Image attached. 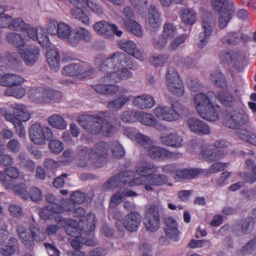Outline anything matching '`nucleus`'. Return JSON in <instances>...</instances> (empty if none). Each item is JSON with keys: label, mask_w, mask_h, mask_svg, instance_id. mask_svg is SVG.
Here are the masks:
<instances>
[{"label": "nucleus", "mask_w": 256, "mask_h": 256, "mask_svg": "<svg viewBox=\"0 0 256 256\" xmlns=\"http://www.w3.org/2000/svg\"><path fill=\"white\" fill-rule=\"evenodd\" d=\"M94 69L84 62H72L66 66L62 70V74L63 76H72L78 80L90 78L94 74Z\"/></svg>", "instance_id": "obj_8"}, {"label": "nucleus", "mask_w": 256, "mask_h": 256, "mask_svg": "<svg viewBox=\"0 0 256 256\" xmlns=\"http://www.w3.org/2000/svg\"><path fill=\"white\" fill-rule=\"evenodd\" d=\"M2 184L6 189L12 190L16 194L20 196L23 199H28L29 194L25 184L14 185L12 180H4Z\"/></svg>", "instance_id": "obj_39"}, {"label": "nucleus", "mask_w": 256, "mask_h": 256, "mask_svg": "<svg viewBox=\"0 0 256 256\" xmlns=\"http://www.w3.org/2000/svg\"><path fill=\"white\" fill-rule=\"evenodd\" d=\"M24 82V79L20 75L6 74L0 76V84L4 86H18Z\"/></svg>", "instance_id": "obj_40"}, {"label": "nucleus", "mask_w": 256, "mask_h": 256, "mask_svg": "<svg viewBox=\"0 0 256 256\" xmlns=\"http://www.w3.org/2000/svg\"><path fill=\"white\" fill-rule=\"evenodd\" d=\"M144 223L146 228L149 231L154 232L159 228L160 216L158 210L155 206H152L148 210Z\"/></svg>", "instance_id": "obj_21"}, {"label": "nucleus", "mask_w": 256, "mask_h": 256, "mask_svg": "<svg viewBox=\"0 0 256 256\" xmlns=\"http://www.w3.org/2000/svg\"><path fill=\"white\" fill-rule=\"evenodd\" d=\"M182 110V106L180 104L170 106L160 104L154 109L153 112L158 118L168 122H172L179 119Z\"/></svg>", "instance_id": "obj_10"}, {"label": "nucleus", "mask_w": 256, "mask_h": 256, "mask_svg": "<svg viewBox=\"0 0 256 256\" xmlns=\"http://www.w3.org/2000/svg\"><path fill=\"white\" fill-rule=\"evenodd\" d=\"M48 124L52 128L64 130L67 127V122L60 115L54 114L48 118Z\"/></svg>", "instance_id": "obj_46"}, {"label": "nucleus", "mask_w": 256, "mask_h": 256, "mask_svg": "<svg viewBox=\"0 0 256 256\" xmlns=\"http://www.w3.org/2000/svg\"><path fill=\"white\" fill-rule=\"evenodd\" d=\"M18 53L20 58L28 66H33L40 58V50L35 46H28L20 48Z\"/></svg>", "instance_id": "obj_18"}, {"label": "nucleus", "mask_w": 256, "mask_h": 256, "mask_svg": "<svg viewBox=\"0 0 256 256\" xmlns=\"http://www.w3.org/2000/svg\"><path fill=\"white\" fill-rule=\"evenodd\" d=\"M18 233L21 242L27 247L30 248L34 245L32 236L23 226H18Z\"/></svg>", "instance_id": "obj_44"}, {"label": "nucleus", "mask_w": 256, "mask_h": 256, "mask_svg": "<svg viewBox=\"0 0 256 256\" xmlns=\"http://www.w3.org/2000/svg\"><path fill=\"white\" fill-rule=\"evenodd\" d=\"M137 120L144 125L154 127L159 130H164L166 128L162 122L156 119L152 114L143 112H138Z\"/></svg>", "instance_id": "obj_29"}, {"label": "nucleus", "mask_w": 256, "mask_h": 256, "mask_svg": "<svg viewBox=\"0 0 256 256\" xmlns=\"http://www.w3.org/2000/svg\"><path fill=\"white\" fill-rule=\"evenodd\" d=\"M85 199V194L80 192H76L70 195V200L72 202L64 200L62 201V204L63 208H64L65 206H66L67 208H70V210L72 211L75 208V206L74 203L81 204Z\"/></svg>", "instance_id": "obj_43"}, {"label": "nucleus", "mask_w": 256, "mask_h": 256, "mask_svg": "<svg viewBox=\"0 0 256 256\" xmlns=\"http://www.w3.org/2000/svg\"><path fill=\"white\" fill-rule=\"evenodd\" d=\"M187 34H182L174 38L170 42L169 48L171 50H176L188 38Z\"/></svg>", "instance_id": "obj_61"}, {"label": "nucleus", "mask_w": 256, "mask_h": 256, "mask_svg": "<svg viewBox=\"0 0 256 256\" xmlns=\"http://www.w3.org/2000/svg\"><path fill=\"white\" fill-rule=\"evenodd\" d=\"M210 80L218 87L224 88L227 86L225 76L219 71L213 72L210 76Z\"/></svg>", "instance_id": "obj_52"}, {"label": "nucleus", "mask_w": 256, "mask_h": 256, "mask_svg": "<svg viewBox=\"0 0 256 256\" xmlns=\"http://www.w3.org/2000/svg\"><path fill=\"white\" fill-rule=\"evenodd\" d=\"M22 31L24 34H27L24 38H27L28 40L30 38L37 39L42 46L48 48L50 46V42L44 28L38 26L36 28H34L26 24Z\"/></svg>", "instance_id": "obj_16"}, {"label": "nucleus", "mask_w": 256, "mask_h": 256, "mask_svg": "<svg viewBox=\"0 0 256 256\" xmlns=\"http://www.w3.org/2000/svg\"><path fill=\"white\" fill-rule=\"evenodd\" d=\"M212 8L218 15V25L222 29L234 16L236 8L232 0H210Z\"/></svg>", "instance_id": "obj_7"}, {"label": "nucleus", "mask_w": 256, "mask_h": 256, "mask_svg": "<svg viewBox=\"0 0 256 256\" xmlns=\"http://www.w3.org/2000/svg\"><path fill=\"white\" fill-rule=\"evenodd\" d=\"M130 2L139 14L143 16L148 8V0H130Z\"/></svg>", "instance_id": "obj_54"}, {"label": "nucleus", "mask_w": 256, "mask_h": 256, "mask_svg": "<svg viewBox=\"0 0 256 256\" xmlns=\"http://www.w3.org/2000/svg\"><path fill=\"white\" fill-rule=\"evenodd\" d=\"M122 189V188H121L119 191L112 196L110 204V207H116L127 197L134 196L137 195L134 192Z\"/></svg>", "instance_id": "obj_41"}, {"label": "nucleus", "mask_w": 256, "mask_h": 256, "mask_svg": "<svg viewBox=\"0 0 256 256\" xmlns=\"http://www.w3.org/2000/svg\"><path fill=\"white\" fill-rule=\"evenodd\" d=\"M18 160L21 166L26 168L28 170L32 171L35 167L34 162L30 160L25 152H20L18 156Z\"/></svg>", "instance_id": "obj_57"}, {"label": "nucleus", "mask_w": 256, "mask_h": 256, "mask_svg": "<svg viewBox=\"0 0 256 256\" xmlns=\"http://www.w3.org/2000/svg\"><path fill=\"white\" fill-rule=\"evenodd\" d=\"M148 154L153 160H161L165 159L174 160L178 158L179 154L172 152L166 149L158 146H150Z\"/></svg>", "instance_id": "obj_22"}, {"label": "nucleus", "mask_w": 256, "mask_h": 256, "mask_svg": "<svg viewBox=\"0 0 256 256\" xmlns=\"http://www.w3.org/2000/svg\"><path fill=\"white\" fill-rule=\"evenodd\" d=\"M26 89L22 86L10 87L7 89L6 94L16 98L22 97L26 93Z\"/></svg>", "instance_id": "obj_60"}, {"label": "nucleus", "mask_w": 256, "mask_h": 256, "mask_svg": "<svg viewBox=\"0 0 256 256\" xmlns=\"http://www.w3.org/2000/svg\"><path fill=\"white\" fill-rule=\"evenodd\" d=\"M122 14L124 18H122L120 22L122 26L126 24H129L134 20L132 18H134V13L132 8L130 6H126L123 8Z\"/></svg>", "instance_id": "obj_56"}, {"label": "nucleus", "mask_w": 256, "mask_h": 256, "mask_svg": "<svg viewBox=\"0 0 256 256\" xmlns=\"http://www.w3.org/2000/svg\"><path fill=\"white\" fill-rule=\"evenodd\" d=\"M50 45L46 52V58L51 70L57 72L60 68V54L57 49L54 48H50Z\"/></svg>", "instance_id": "obj_37"}, {"label": "nucleus", "mask_w": 256, "mask_h": 256, "mask_svg": "<svg viewBox=\"0 0 256 256\" xmlns=\"http://www.w3.org/2000/svg\"><path fill=\"white\" fill-rule=\"evenodd\" d=\"M130 96H122L117 100L110 102L108 106L109 108L117 110L122 108L124 104L126 102L130 100Z\"/></svg>", "instance_id": "obj_58"}, {"label": "nucleus", "mask_w": 256, "mask_h": 256, "mask_svg": "<svg viewBox=\"0 0 256 256\" xmlns=\"http://www.w3.org/2000/svg\"><path fill=\"white\" fill-rule=\"evenodd\" d=\"M80 124L92 134H102L112 136L116 130L110 118L104 113L95 116L82 115L78 117Z\"/></svg>", "instance_id": "obj_2"}, {"label": "nucleus", "mask_w": 256, "mask_h": 256, "mask_svg": "<svg viewBox=\"0 0 256 256\" xmlns=\"http://www.w3.org/2000/svg\"><path fill=\"white\" fill-rule=\"evenodd\" d=\"M199 174V170L195 168H184L176 170L174 177L176 180L194 178Z\"/></svg>", "instance_id": "obj_45"}, {"label": "nucleus", "mask_w": 256, "mask_h": 256, "mask_svg": "<svg viewBox=\"0 0 256 256\" xmlns=\"http://www.w3.org/2000/svg\"><path fill=\"white\" fill-rule=\"evenodd\" d=\"M133 176L132 172H126L123 174L114 176L104 184V188L106 190H114L118 187H122V185L128 184L129 185L130 180V176Z\"/></svg>", "instance_id": "obj_24"}, {"label": "nucleus", "mask_w": 256, "mask_h": 256, "mask_svg": "<svg viewBox=\"0 0 256 256\" xmlns=\"http://www.w3.org/2000/svg\"><path fill=\"white\" fill-rule=\"evenodd\" d=\"M92 34L90 31L83 27L72 29L68 40V44L72 46H77L80 42H88Z\"/></svg>", "instance_id": "obj_23"}, {"label": "nucleus", "mask_w": 256, "mask_h": 256, "mask_svg": "<svg viewBox=\"0 0 256 256\" xmlns=\"http://www.w3.org/2000/svg\"><path fill=\"white\" fill-rule=\"evenodd\" d=\"M133 105L142 110L150 109L155 104L154 98L149 94L135 96L132 102Z\"/></svg>", "instance_id": "obj_38"}, {"label": "nucleus", "mask_w": 256, "mask_h": 256, "mask_svg": "<svg viewBox=\"0 0 256 256\" xmlns=\"http://www.w3.org/2000/svg\"><path fill=\"white\" fill-rule=\"evenodd\" d=\"M248 116L242 110H235L226 112L223 117V124L232 128H236L246 123Z\"/></svg>", "instance_id": "obj_14"}, {"label": "nucleus", "mask_w": 256, "mask_h": 256, "mask_svg": "<svg viewBox=\"0 0 256 256\" xmlns=\"http://www.w3.org/2000/svg\"><path fill=\"white\" fill-rule=\"evenodd\" d=\"M118 47L140 61L144 60V56L136 44L132 40H120L118 42Z\"/></svg>", "instance_id": "obj_26"}, {"label": "nucleus", "mask_w": 256, "mask_h": 256, "mask_svg": "<svg viewBox=\"0 0 256 256\" xmlns=\"http://www.w3.org/2000/svg\"><path fill=\"white\" fill-rule=\"evenodd\" d=\"M55 219L56 221L58 222V226L50 225L46 230V232L48 235L56 234L58 230V228L64 227L68 234L74 236H78V234H74L75 231L77 230L76 227L77 226V222L74 220L69 218H63L59 216L58 217H56Z\"/></svg>", "instance_id": "obj_17"}, {"label": "nucleus", "mask_w": 256, "mask_h": 256, "mask_svg": "<svg viewBox=\"0 0 256 256\" xmlns=\"http://www.w3.org/2000/svg\"><path fill=\"white\" fill-rule=\"evenodd\" d=\"M242 38V35L240 32H228L221 40V42L224 45L236 44L240 42Z\"/></svg>", "instance_id": "obj_50"}, {"label": "nucleus", "mask_w": 256, "mask_h": 256, "mask_svg": "<svg viewBox=\"0 0 256 256\" xmlns=\"http://www.w3.org/2000/svg\"><path fill=\"white\" fill-rule=\"evenodd\" d=\"M110 144L104 141H100L92 148L80 147L79 148V166L84 167L88 160L94 164L100 162L108 154Z\"/></svg>", "instance_id": "obj_5"}, {"label": "nucleus", "mask_w": 256, "mask_h": 256, "mask_svg": "<svg viewBox=\"0 0 256 256\" xmlns=\"http://www.w3.org/2000/svg\"><path fill=\"white\" fill-rule=\"evenodd\" d=\"M30 230L32 236L33 240L36 241H42L46 238V234L43 230H40L37 226H31Z\"/></svg>", "instance_id": "obj_63"}, {"label": "nucleus", "mask_w": 256, "mask_h": 256, "mask_svg": "<svg viewBox=\"0 0 256 256\" xmlns=\"http://www.w3.org/2000/svg\"><path fill=\"white\" fill-rule=\"evenodd\" d=\"M4 117L7 120L14 124L18 136L20 138H25L26 131L24 126L20 122L15 121V118L12 116L10 113L4 114Z\"/></svg>", "instance_id": "obj_49"}, {"label": "nucleus", "mask_w": 256, "mask_h": 256, "mask_svg": "<svg viewBox=\"0 0 256 256\" xmlns=\"http://www.w3.org/2000/svg\"><path fill=\"white\" fill-rule=\"evenodd\" d=\"M101 60L100 70L106 74L100 79V84L92 86L93 89L100 94H114L118 92V86L112 83L131 78L133 76L132 70L137 69L131 58L122 52H114L104 58L98 56L95 63L98 65Z\"/></svg>", "instance_id": "obj_1"}, {"label": "nucleus", "mask_w": 256, "mask_h": 256, "mask_svg": "<svg viewBox=\"0 0 256 256\" xmlns=\"http://www.w3.org/2000/svg\"><path fill=\"white\" fill-rule=\"evenodd\" d=\"M17 240L14 238H10L6 243L0 245V252L2 254L9 256L13 254L17 250Z\"/></svg>", "instance_id": "obj_42"}, {"label": "nucleus", "mask_w": 256, "mask_h": 256, "mask_svg": "<svg viewBox=\"0 0 256 256\" xmlns=\"http://www.w3.org/2000/svg\"><path fill=\"white\" fill-rule=\"evenodd\" d=\"M144 180L143 182H145L142 185L144 186L146 190L150 191L153 190V186H160L166 183L168 178L164 174H153L150 177H146Z\"/></svg>", "instance_id": "obj_35"}, {"label": "nucleus", "mask_w": 256, "mask_h": 256, "mask_svg": "<svg viewBox=\"0 0 256 256\" xmlns=\"http://www.w3.org/2000/svg\"><path fill=\"white\" fill-rule=\"evenodd\" d=\"M93 29L98 34L106 38H112L114 34L120 37L122 34V32L119 30L116 24L104 20L94 24Z\"/></svg>", "instance_id": "obj_19"}, {"label": "nucleus", "mask_w": 256, "mask_h": 256, "mask_svg": "<svg viewBox=\"0 0 256 256\" xmlns=\"http://www.w3.org/2000/svg\"><path fill=\"white\" fill-rule=\"evenodd\" d=\"M214 94L212 92H208L206 94L198 93L193 98L194 106L200 116L211 122L218 120L220 110L219 106L212 100Z\"/></svg>", "instance_id": "obj_4"}, {"label": "nucleus", "mask_w": 256, "mask_h": 256, "mask_svg": "<svg viewBox=\"0 0 256 256\" xmlns=\"http://www.w3.org/2000/svg\"><path fill=\"white\" fill-rule=\"evenodd\" d=\"M162 34L168 38H173L178 34L177 28L172 23L166 22L164 25Z\"/></svg>", "instance_id": "obj_55"}, {"label": "nucleus", "mask_w": 256, "mask_h": 256, "mask_svg": "<svg viewBox=\"0 0 256 256\" xmlns=\"http://www.w3.org/2000/svg\"><path fill=\"white\" fill-rule=\"evenodd\" d=\"M220 58L223 62H230L234 66L239 68L244 62L245 56L243 53L239 52L231 51L220 53Z\"/></svg>", "instance_id": "obj_31"}, {"label": "nucleus", "mask_w": 256, "mask_h": 256, "mask_svg": "<svg viewBox=\"0 0 256 256\" xmlns=\"http://www.w3.org/2000/svg\"><path fill=\"white\" fill-rule=\"evenodd\" d=\"M0 7L2 9V12L0 14V27H8L11 30H23L26 24L24 22L22 19L17 18L12 20L11 16L4 13L6 8L2 5H0Z\"/></svg>", "instance_id": "obj_20"}, {"label": "nucleus", "mask_w": 256, "mask_h": 256, "mask_svg": "<svg viewBox=\"0 0 256 256\" xmlns=\"http://www.w3.org/2000/svg\"><path fill=\"white\" fill-rule=\"evenodd\" d=\"M168 43V38L165 36H160L155 38L154 39L153 46L154 47L158 50H162L167 45Z\"/></svg>", "instance_id": "obj_64"}, {"label": "nucleus", "mask_w": 256, "mask_h": 256, "mask_svg": "<svg viewBox=\"0 0 256 256\" xmlns=\"http://www.w3.org/2000/svg\"><path fill=\"white\" fill-rule=\"evenodd\" d=\"M10 112L15 118V121L26 122L30 118V114L25 106L17 104H12L10 106Z\"/></svg>", "instance_id": "obj_33"}, {"label": "nucleus", "mask_w": 256, "mask_h": 256, "mask_svg": "<svg viewBox=\"0 0 256 256\" xmlns=\"http://www.w3.org/2000/svg\"><path fill=\"white\" fill-rule=\"evenodd\" d=\"M216 148H206L201 152L202 156L206 160L214 162L221 160L227 154L226 148V142L224 140L216 142L214 144Z\"/></svg>", "instance_id": "obj_15"}, {"label": "nucleus", "mask_w": 256, "mask_h": 256, "mask_svg": "<svg viewBox=\"0 0 256 256\" xmlns=\"http://www.w3.org/2000/svg\"><path fill=\"white\" fill-rule=\"evenodd\" d=\"M166 84L168 89L172 93L182 96L184 92L183 82L178 72L174 68H169L166 75Z\"/></svg>", "instance_id": "obj_13"}, {"label": "nucleus", "mask_w": 256, "mask_h": 256, "mask_svg": "<svg viewBox=\"0 0 256 256\" xmlns=\"http://www.w3.org/2000/svg\"><path fill=\"white\" fill-rule=\"evenodd\" d=\"M156 171V167L152 162L144 161L138 164L136 166V172L140 176L132 180L130 178L129 186L142 185L145 182H143V180H145L146 177H150Z\"/></svg>", "instance_id": "obj_12"}, {"label": "nucleus", "mask_w": 256, "mask_h": 256, "mask_svg": "<svg viewBox=\"0 0 256 256\" xmlns=\"http://www.w3.org/2000/svg\"><path fill=\"white\" fill-rule=\"evenodd\" d=\"M70 208H67L66 206L60 207L57 204H48L45 208L39 210L40 216L44 220L51 219L58 217L56 214L62 212L63 211H70Z\"/></svg>", "instance_id": "obj_28"}, {"label": "nucleus", "mask_w": 256, "mask_h": 256, "mask_svg": "<svg viewBox=\"0 0 256 256\" xmlns=\"http://www.w3.org/2000/svg\"><path fill=\"white\" fill-rule=\"evenodd\" d=\"M182 20L186 24L192 25L194 24L197 20V14L196 12L191 8L184 9L180 12Z\"/></svg>", "instance_id": "obj_47"}, {"label": "nucleus", "mask_w": 256, "mask_h": 256, "mask_svg": "<svg viewBox=\"0 0 256 256\" xmlns=\"http://www.w3.org/2000/svg\"><path fill=\"white\" fill-rule=\"evenodd\" d=\"M30 99L37 104L56 102L59 100L61 94L50 88H33L28 92Z\"/></svg>", "instance_id": "obj_9"}, {"label": "nucleus", "mask_w": 256, "mask_h": 256, "mask_svg": "<svg viewBox=\"0 0 256 256\" xmlns=\"http://www.w3.org/2000/svg\"><path fill=\"white\" fill-rule=\"evenodd\" d=\"M122 26L138 37H140L143 34V29L142 26L134 20Z\"/></svg>", "instance_id": "obj_53"}, {"label": "nucleus", "mask_w": 256, "mask_h": 256, "mask_svg": "<svg viewBox=\"0 0 256 256\" xmlns=\"http://www.w3.org/2000/svg\"><path fill=\"white\" fill-rule=\"evenodd\" d=\"M168 56L166 54L152 55L149 58L150 63L155 66H161L167 61Z\"/></svg>", "instance_id": "obj_62"}, {"label": "nucleus", "mask_w": 256, "mask_h": 256, "mask_svg": "<svg viewBox=\"0 0 256 256\" xmlns=\"http://www.w3.org/2000/svg\"><path fill=\"white\" fill-rule=\"evenodd\" d=\"M69 25L64 22L57 24L56 33L58 36L62 40H66L68 42L69 37L72 32Z\"/></svg>", "instance_id": "obj_48"}, {"label": "nucleus", "mask_w": 256, "mask_h": 256, "mask_svg": "<svg viewBox=\"0 0 256 256\" xmlns=\"http://www.w3.org/2000/svg\"><path fill=\"white\" fill-rule=\"evenodd\" d=\"M95 223V216L92 213H90L82 217L80 223L78 224L77 223V226H76L77 230L74 234L78 236L72 235L76 238L71 241V245L74 249L80 248L82 244L92 246L96 244V240L89 234L94 230Z\"/></svg>", "instance_id": "obj_3"}, {"label": "nucleus", "mask_w": 256, "mask_h": 256, "mask_svg": "<svg viewBox=\"0 0 256 256\" xmlns=\"http://www.w3.org/2000/svg\"><path fill=\"white\" fill-rule=\"evenodd\" d=\"M142 218L136 212H131L126 215L123 220L124 228L130 232L136 231L140 226Z\"/></svg>", "instance_id": "obj_34"}, {"label": "nucleus", "mask_w": 256, "mask_h": 256, "mask_svg": "<svg viewBox=\"0 0 256 256\" xmlns=\"http://www.w3.org/2000/svg\"><path fill=\"white\" fill-rule=\"evenodd\" d=\"M187 125L192 132L198 134H208L210 132V126L205 122L195 118H188Z\"/></svg>", "instance_id": "obj_32"}, {"label": "nucleus", "mask_w": 256, "mask_h": 256, "mask_svg": "<svg viewBox=\"0 0 256 256\" xmlns=\"http://www.w3.org/2000/svg\"><path fill=\"white\" fill-rule=\"evenodd\" d=\"M28 136L30 140L36 144H44L46 141L54 138L52 130L39 123L31 125L28 130Z\"/></svg>", "instance_id": "obj_11"}, {"label": "nucleus", "mask_w": 256, "mask_h": 256, "mask_svg": "<svg viewBox=\"0 0 256 256\" xmlns=\"http://www.w3.org/2000/svg\"><path fill=\"white\" fill-rule=\"evenodd\" d=\"M73 6L70 14L73 18L85 25L90 23L89 16L82 10V4H85L94 13L100 15L103 12L102 6L97 2L96 0H68Z\"/></svg>", "instance_id": "obj_6"}, {"label": "nucleus", "mask_w": 256, "mask_h": 256, "mask_svg": "<svg viewBox=\"0 0 256 256\" xmlns=\"http://www.w3.org/2000/svg\"><path fill=\"white\" fill-rule=\"evenodd\" d=\"M164 232L166 236L171 240L174 242L179 240L180 232L178 224L174 218H168L166 219Z\"/></svg>", "instance_id": "obj_36"}, {"label": "nucleus", "mask_w": 256, "mask_h": 256, "mask_svg": "<svg viewBox=\"0 0 256 256\" xmlns=\"http://www.w3.org/2000/svg\"><path fill=\"white\" fill-rule=\"evenodd\" d=\"M160 140L163 144L173 148H180L184 144L182 136L177 132L168 134H162L160 136Z\"/></svg>", "instance_id": "obj_25"}, {"label": "nucleus", "mask_w": 256, "mask_h": 256, "mask_svg": "<svg viewBox=\"0 0 256 256\" xmlns=\"http://www.w3.org/2000/svg\"><path fill=\"white\" fill-rule=\"evenodd\" d=\"M124 134L132 141L138 143L140 146L147 148L151 144L152 140L148 136L140 133L130 128L125 129Z\"/></svg>", "instance_id": "obj_30"}, {"label": "nucleus", "mask_w": 256, "mask_h": 256, "mask_svg": "<svg viewBox=\"0 0 256 256\" xmlns=\"http://www.w3.org/2000/svg\"><path fill=\"white\" fill-rule=\"evenodd\" d=\"M160 14L154 6L150 8L148 18L146 20V26L152 32H156L162 24Z\"/></svg>", "instance_id": "obj_27"}, {"label": "nucleus", "mask_w": 256, "mask_h": 256, "mask_svg": "<svg viewBox=\"0 0 256 256\" xmlns=\"http://www.w3.org/2000/svg\"><path fill=\"white\" fill-rule=\"evenodd\" d=\"M7 40L10 44L16 45L18 50L24 46L25 42L28 41L27 38H22L20 34L10 33L7 36Z\"/></svg>", "instance_id": "obj_51"}, {"label": "nucleus", "mask_w": 256, "mask_h": 256, "mask_svg": "<svg viewBox=\"0 0 256 256\" xmlns=\"http://www.w3.org/2000/svg\"><path fill=\"white\" fill-rule=\"evenodd\" d=\"M217 98L222 104L228 106H230L234 100L233 96L225 91L218 92Z\"/></svg>", "instance_id": "obj_59"}]
</instances>
